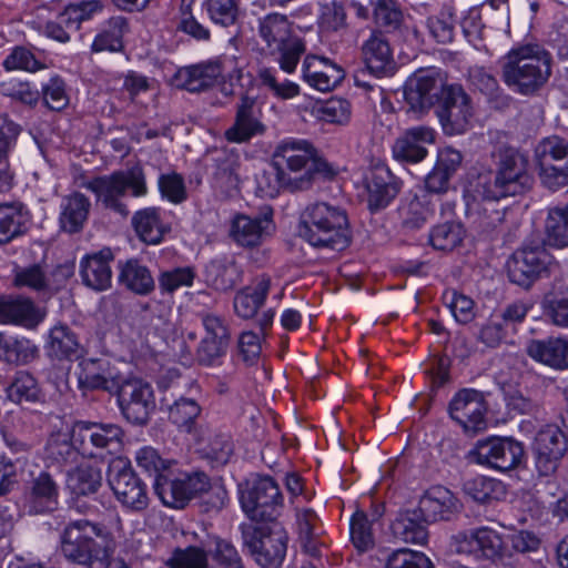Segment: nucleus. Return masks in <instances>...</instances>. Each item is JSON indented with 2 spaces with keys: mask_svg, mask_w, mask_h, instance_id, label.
<instances>
[{
  "mask_svg": "<svg viewBox=\"0 0 568 568\" xmlns=\"http://www.w3.org/2000/svg\"><path fill=\"white\" fill-rule=\"evenodd\" d=\"M102 9L98 0L80 1L71 3L61 12L57 21H50L44 26V34L59 42L65 43L70 40V31H77L82 21Z\"/></svg>",
  "mask_w": 568,
  "mask_h": 568,
  "instance_id": "20",
  "label": "nucleus"
},
{
  "mask_svg": "<svg viewBox=\"0 0 568 568\" xmlns=\"http://www.w3.org/2000/svg\"><path fill=\"white\" fill-rule=\"evenodd\" d=\"M476 464L508 471L520 465L525 456L521 443L509 437H490L479 440L469 453Z\"/></svg>",
  "mask_w": 568,
  "mask_h": 568,
  "instance_id": "16",
  "label": "nucleus"
},
{
  "mask_svg": "<svg viewBox=\"0 0 568 568\" xmlns=\"http://www.w3.org/2000/svg\"><path fill=\"white\" fill-rule=\"evenodd\" d=\"M258 38L263 44L262 50L276 57L283 71L292 73L302 54L305 44L301 38L293 34L292 24L286 16L270 13L258 20Z\"/></svg>",
  "mask_w": 568,
  "mask_h": 568,
  "instance_id": "6",
  "label": "nucleus"
},
{
  "mask_svg": "<svg viewBox=\"0 0 568 568\" xmlns=\"http://www.w3.org/2000/svg\"><path fill=\"white\" fill-rule=\"evenodd\" d=\"M119 283L139 295H148L154 288L150 271L136 260H129L120 266Z\"/></svg>",
  "mask_w": 568,
  "mask_h": 568,
  "instance_id": "44",
  "label": "nucleus"
},
{
  "mask_svg": "<svg viewBox=\"0 0 568 568\" xmlns=\"http://www.w3.org/2000/svg\"><path fill=\"white\" fill-rule=\"evenodd\" d=\"M244 545L261 568H281L287 550L286 535H244Z\"/></svg>",
  "mask_w": 568,
  "mask_h": 568,
  "instance_id": "22",
  "label": "nucleus"
},
{
  "mask_svg": "<svg viewBox=\"0 0 568 568\" xmlns=\"http://www.w3.org/2000/svg\"><path fill=\"white\" fill-rule=\"evenodd\" d=\"M552 264L554 258L545 246H525L517 250L508 260V277L513 283L529 288L549 272Z\"/></svg>",
  "mask_w": 568,
  "mask_h": 568,
  "instance_id": "17",
  "label": "nucleus"
},
{
  "mask_svg": "<svg viewBox=\"0 0 568 568\" xmlns=\"http://www.w3.org/2000/svg\"><path fill=\"white\" fill-rule=\"evenodd\" d=\"M123 417L133 425H145L155 409L152 386L140 378H122L114 393Z\"/></svg>",
  "mask_w": 568,
  "mask_h": 568,
  "instance_id": "14",
  "label": "nucleus"
},
{
  "mask_svg": "<svg viewBox=\"0 0 568 568\" xmlns=\"http://www.w3.org/2000/svg\"><path fill=\"white\" fill-rule=\"evenodd\" d=\"M30 212L23 203H0V244H8L24 235L30 227Z\"/></svg>",
  "mask_w": 568,
  "mask_h": 568,
  "instance_id": "36",
  "label": "nucleus"
},
{
  "mask_svg": "<svg viewBox=\"0 0 568 568\" xmlns=\"http://www.w3.org/2000/svg\"><path fill=\"white\" fill-rule=\"evenodd\" d=\"M212 568H244L241 556L233 545L219 539L211 555Z\"/></svg>",
  "mask_w": 568,
  "mask_h": 568,
  "instance_id": "64",
  "label": "nucleus"
},
{
  "mask_svg": "<svg viewBox=\"0 0 568 568\" xmlns=\"http://www.w3.org/2000/svg\"><path fill=\"white\" fill-rule=\"evenodd\" d=\"M463 491L476 503H488L505 495V486L500 480L477 476L465 480Z\"/></svg>",
  "mask_w": 568,
  "mask_h": 568,
  "instance_id": "49",
  "label": "nucleus"
},
{
  "mask_svg": "<svg viewBox=\"0 0 568 568\" xmlns=\"http://www.w3.org/2000/svg\"><path fill=\"white\" fill-rule=\"evenodd\" d=\"M49 529L72 532L73 530L93 532H113L123 530L122 520L115 511H109L101 524L93 523L75 511L69 510L63 516H58L49 524Z\"/></svg>",
  "mask_w": 568,
  "mask_h": 568,
  "instance_id": "32",
  "label": "nucleus"
},
{
  "mask_svg": "<svg viewBox=\"0 0 568 568\" xmlns=\"http://www.w3.org/2000/svg\"><path fill=\"white\" fill-rule=\"evenodd\" d=\"M8 398L19 405L34 404L41 400L42 392L37 378L27 371L16 373L8 389Z\"/></svg>",
  "mask_w": 568,
  "mask_h": 568,
  "instance_id": "47",
  "label": "nucleus"
},
{
  "mask_svg": "<svg viewBox=\"0 0 568 568\" xmlns=\"http://www.w3.org/2000/svg\"><path fill=\"white\" fill-rule=\"evenodd\" d=\"M43 320V314L31 298L23 296L0 297V324L34 328Z\"/></svg>",
  "mask_w": 568,
  "mask_h": 568,
  "instance_id": "26",
  "label": "nucleus"
},
{
  "mask_svg": "<svg viewBox=\"0 0 568 568\" xmlns=\"http://www.w3.org/2000/svg\"><path fill=\"white\" fill-rule=\"evenodd\" d=\"M255 105L256 98L247 94L241 97L236 106L234 123L225 131V138L229 142H248L253 136L265 132V125L256 116Z\"/></svg>",
  "mask_w": 568,
  "mask_h": 568,
  "instance_id": "25",
  "label": "nucleus"
},
{
  "mask_svg": "<svg viewBox=\"0 0 568 568\" xmlns=\"http://www.w3.org/2000/svg\"><path fill=\"white\" fill-rule=\"evenodd\" d=\"M362 55L366 68L376 77L393 70V52L387 38L379 30H372L363 42Z\"/></svg>",
  "mask_w": 568,
  "mask_h": 568,
  "instance_id": "30",
  "label": "nucleus"
},
{
  "mask_svg": "<svg viewBox=\"0 0 568 568\" xmlns=\"http://www.w3.org/2000/svg\"><path fill=\"white\" fill-rule=\"evenodd\" d=\"M271 224V213H264L256 216L237 214L232 221L230 235L242 246H256L267 234Z\"/></svg>",
  "mask_w": 568,
  "mask_h": 568,
  "instance_id": "35",
  "label": "nucleus"
},
{
  "mask_svg": "<svg viewBox=\"0 0 568 568\" xmlns=\"http://www.w3.org/2000/svg\"><path fill=\"white\" fill-rule=\"evenodd\" d=\"M123 430L116 424L79 420L72 426V438L80 454L89 458L104 459L118 454L123 444Z\"/></svg>",
  "mask_w": 568,
  "mask_h": 568,
  "instance_id": "9",
  "label": "nucleus"
},
{
  "mask_svg": "<svg viewBox=\"0 0 568 568\" xmlns=\"http://www.w3.org/2000/svg\"><path fill=\"white\" fill-rule=\"evenodd\" d=\"M434 210L426 194L414 195L409 202L400 209L402 225L405 230L414 231L422 227L433 215Z\"/></svg>",
  "mask_w": 568,
  "mask_h": 568,
  "instance_id": "50",
  "label": "nucleus"
},
{
  "mask_svg": "<svg viewBox=\"0 0 568 568\" xmlns=\"http://www.w3.org/2000/svg\"><path fill=\"white\" fill-rule=\"evenodd\" d=\"M498 159V169L494 181L483 185V196L489 201H498L506 196L526 193L532 186L534 179L528 173V161L525 155L510 146H499L494 153Z\"/></svg>",
  "mask_w": 568,
  "mask_h": 568,
  "instance_id": "5",
  "label": "nucleus"
},
{
  "mask_svg": "<svg viewBox=\"0 0 568 568\" xmlns=\"http://www.w3.org/2000/svg\"><path fill=\"white\" fill-rule=\"evenodd\" d=\"M132 225L138 236L148 244H158L164 235V226L160 219L159 210L146 207L134 213Z\"/></svg>",
  "mask_w": 568,
  "mask_h": 568,
  "instance_id": "46",
  "label": "nucleus"
},
{
  "mask_svg": "<svg viewBox=\"0 0 568 568\" xmlns=\"http://www.w3.org/2000/svg\"><path fill=\"white\" fill-rule=\"evenodd\" d=\"M45 450L48 458L59 464L75 463L80 454L79 446L72 438V430L70 434L57 433L51 435Z\"/></svg>",
  "mask_w": 568,
  "mask_h": 568,
  "instance_id": "52",
  "label": "nucleus"
},
{
  "mask_svg": "<svg viewBox=\"0 0 568 568\" xmlns=\"http://www.w3.org/2000/svg\"><path fill=\"white\" fill-rule=\"evenodd\" d=\"M306 179L286 176L273 159L268 166L256 178L257 189L266 197H275L282 190L290 192L306 191Z\"/></svg>",
  "mask_w": 568,
  "mask_h": 568,
  "instance_id": "39",
  "label": "nucleus"
},
{
  "mask_svg": "<svg viewBox=\"0 0 568 568\" xmlns=\"http://www.w3.org/2000/svg\"><path fill=\"white\" fill-rule=\"evenodd\" d=\"M447 84L434 69L418 70L404 85L407 111L416 116L426 114L436 106Z\"/></svg>",
  "mask_w": 568,
  "mask_h": 568,
  "instance_id": "15",
  "label": "nucleus"
},
{
  "mask_svg": "<svg viewBox=\"0 0 568 568\" xmlns=\"http://www.w3.org/2000/svg\"><path fill=\"white\" fill-rule=\"evenodd\" d=\"M551 75V55L537 44L511 49L504 58L501 77L504 82L523 95H534Z\"/></svg>",
  "mask_w": 568,
  "mask_h": 568,
  "instance_id": "1",
  "label": "nucleus"
},
{
  "mask_svg": "<svg viewBox=\"0 0 568 568\" xmlns=\"http://www.w3.org/2000/svg\"><path fill=\"white\" fill-rule=\"evenodd\" d=\"M541 310L550 324L568 328V285L561 282L554 283L542 296Z\"/></svg>",
  "mask_w": 568,
  "mask_h": 568,
  "instance_id": "40",
  "label": "nucleus"
},
{
  "mask_svg": "<svg viewBox=\"0 0 568 568\" xmlns=\"http://www.w3.org/2000/svg\"><path fill=\"white\" fill-rule=\"evenodd\" d=\"M456 551L494 558L503 550L500 535H455Z\"/></svg>",
  "mask_w": 568,
  "mask_h": 568,
  "instance_id": "41",
  "label": "nucleus"
},
{
  "mask_svg": "<svg viewBox=\"0 0 568 568\" xmlns=\"http://www.w3.org/2000/svg\"><path fill=\"white\" fill-rule=\"evenodd\" d=\"M126 22L123 18L118 17L110 20V29L99 33L93 43L92 51H119L122 48V34Z\"/></svg>",
  "mask_w": 568,
  "mask_h": 568,
  "instance_id": "60",
  "label": "nucleus"
},
{
  "mask_svg": "<svg viewBox=\"0 0 568 568\" xmlns=\"http://www.w3.org/2000/svg\"><path fill=\"white\" fill-rule=\"evenodd\" d=\"M114 542L109 535H63L61 550L64 557L74 564L88 568H108L114 552Z\"/></svg>",
  "mask_w": 568,
  "mask_h": 568,
  "instance_id": "12",
  "label": "nucleus"
},
{
  "mask_svg": "<svg viewBox=\"0 0 568 568\" xmlns=\"http://www.w3.org/2000/svg\"><path fill=\"white\" fill-rule=\"evenodd\" d=\"M460 505L446 487L436 485L428 488L419 499L418 508L398 513L392 521V532H417L426 530L428 525L449 520Z\"/></svg>",
  "mask_w": 568,
  "mask_h": 568,
  "instance_id": "4",
  "label": "nucleus"
},
{
  "mask_svg": "<svg viewBox=\"0 0 568 568\" xmlns=\"http://www.w3.org/2000/svg\"><path fill=\"white\" fill-rule=\"evenodd\" d=\"M91 202L80 192H73L64 196L60 204V229L69 234L80 233L90 214Z\"/></svg>",
  "mask_w": 568,
  "mask_h": 568,
  "instance_id": "37",
  "label": "nucleus"
},
{
  "mask_svg": "<svg viewBox=\"0 0 568 568\" xmlns=\"http://www.w3.org/2000/svg\"><path fill=\"white\" fill-rule=\"evenodd\" d=\"M83 186L95 195L97 204L121 217L130 214L126 203L129 190L134 197H141L148 193L145 175L140 166L95 176L84 182Z\"/></svg>",
  "mask_w": 568,
  "mask_h": 568,
  "instance_id": "3",
  "label": "nucleus"
},
{
  "mask_svg": "<svg viewBox=\"0 0 568 568\" xmlns=\"http://www.w3.org/2000/svg\"><path fill=\"white\" fill-rule=\"evenodd\" d=\"M108 484L118 500L128 508L142 510L148 506L144 484L124 460L115 459L110 463Z\"/></svg>",
  "mask_w": 568,
  "mask_h": 568,
  "instance_id": "18",
  "label": "nucleus"
},
{
  "mask_svg": "<svg viewBox=\"0 0 568 568\" xmlns=\"http://www.w3.org/2000/svg\"><path fill=\"white\" fill-rule=\"evenodd\" d=\"M386 568H434V566L423 552L404 548L389 556Z\"/></svg>",
  "mask_w": 568,
  "mask_h": 568,
  "instance_id": "63",
  "label": "nucleus"
},
{
  "mask_svg": "<svg viewBox=\"0 0 568 568\" xmlns=\"http://www.w3.org/2000/svg\"><path fill=\"white\" fill-rule=\"evenodd\" d=\"M434 142V131L427 126L412 128L400 135L393 145V155L397 161L418 163L427 155L426 144Z\"/></svg>",
  "mask_w": 568,
  "mask_h": 568,
  "instance_id": "28",
  "label": "nucleus"
},
{
  "mask_svg": "<svg viewBox=\"0 0 568 568\" xmlns=\"http://www.w3.org/2000/svg\"><path fill=\"white\" fill-rule=\"evenodd\" d=\"M458 21L450 8H444L427 19V29L438 43H450L454 40Z\"/></svg>",
  "mask_w": 568,
  "mask_h": 568,
  "instance_id": "54",
  "label": "nucleus"
},
{
  "mask_svg": "<svg viewBox=\"0 0 568 568\" xmlns=\"http://www.w3.org/2000/svg\"><path fill=\"white\" fill-rule=\"evenodd\" d=\"M102 485L101 470L92 466H80L68 474L67 486L75 496L95 494Z\"/></svg>",
  "mask_w": 568,
  "mask_h": 568,
  "instance_id": "48",
  "label": "nucleus"
},
{
  "mask_svg": "<svg viewBox=\"0 0 568 568\" xmlns=\"http://www.w3.org/2000/svg\"><path fill=\"white\" fill-rule=\"evenodd\" d=\"M303 78L316 90L328 92L344 80L345 71L326 58L307 55L303 62Z\"/></svg>",
  "mask_w": 568,
  "mask_h": 568,
  "instance_id": "27",
  "label": "nucleus"
},
{
  "mask_svg": "<svg viewBox=\"0 0 568 568\" xmlns=\"http://www.w3.org/2000/svg\"><path fill=\"white\" fill-rule=\"evenodd\" d=\"M270 278L262 277L253 288H244L234 297V311L242 318L253 317L264 304L270 291Z\"/></svg>",
  "mask_w": 568,
  "mask_h": 568,
  "instance_id": "45",
  "label": "nucleus"
},
{
  "mask_svg": "<svg viewBox=\"0 0 568 568\" xmlns=\"http://www.w3.org/2000/svg\"><path fill=\"white\" fill-rule=\"evenodd\" d=\"M223 71L222 59L215 58L179 69L175 82L179 88L189 92H202L217 83Z\"/></svg>",
  "mask_w": 568,
  "mask_h": 568,
  "instance_id": "23",
  "label": "nucleus"
},
{
  "mask_svg": "<svg viewBox=\"0 0 568 568\" xmlns=\"http://www.w3.org/2000/svg\"><path fill=\"white\" fill-rule=\"evenodd\" d=\"M529 357L551 368L568 369V337L531 339L526 348Z\"/></svg>",
  "mask_w": 568,
  "mask_h": 568,
  "instance_id": "33",
  "label": "nucleus"
},
{
  "mask_svg": "<svg viewBox=\"0 0 568 568\" xmlns=\"http://www.w3.org/2000/svg\"><path fill=\"white\" fill-rule=\"evenodd\" d=\"M546 232L548 243L556 247L568 246V204L549 210Z\"/></svg>",
  "mask_w": 568,
  "mask_h": 568,
  "instance_id": "53",
  "label": "nucleus"
},
{
  "mask_svg": "<svg viewBox=\"0 0 568 568\" xmlns=\"http://www.w3.org/2000/svg\"><path fill=\"white\" fill-rule=\"evenodd\" d=\"M487 410L484 394L476 389L459 390L449 403V414L466 430H478L485 426Z\"/></svg>",
  "mask_w": 568,
  "mask_h": 568,
  "instance_id": "21",
  "label": "nucleus"
},
{
  "mask_svg": "<svg viewBox=\"0 0 568 568\" xmlns=\"http://www.w3.org/2000/svg\"><path fill=\"white\" fill-rule=\"evenodd\" d=\"M373 18L377 26L388 29L399 28L403 13L397 0H372Z\"/></svg>",
  "mask_w": 568,
  "mask_h": 568,
  "instance_id": "59",
  "label": "nucleus"
},
{
  "mask_svg": "<svg viewBox=\"0 0 568 568\" xmlns=\"http://www.w3.org/2000/svg\"><path fill=\"white\" fill-rule=\"evenodd\" d=\"M298 234L314 247L342 251L351 243L346 211L327 202L311 204L302 214Z\"/></svg>",
  "mask_w": 568,
  "mask_h": 568,
  "instance_id": "2",
  "label": "nucleus"
},
{
  "mask_svg": "<svg viewBox=\"0 0 568 568\" xmlns=\"http://www.w3.org/2000/svg\"><path fill=\"white\" fill-rule=\"evenodd\" d=\"M164 565L168 568H207L209 558L206 551L201 547H178L172 550Z\"/></svg>",
  "mask_w": 568,
  "mask_h": 568,
  "instance_id": "55",
  "label": "nucleus"
},
{
  "mask_svg": "<svg viewBox=\"0 0 568 568\" xmlns=\"http://www.w3.org/2000/svg\"><path fill=\"white\" fill-rule=\"evenodd\" d=\"M541 184L550 191L568 185V141L559 135L544 138L535 149Z\"/></svg>",
  "mask_w": 568,
  "mask_h": 568,
  "instance_id": "11",
  "label": "nucleus"
},
{
  "mask_svg": "<svg viewBox=\"0 0 568 568\" xmlns=\"http://www.w3.org/2000/svg\"><path fill=\"white\" fill-rule=\"evenodd\" d=\"M114 256L110 248L87 255L80 262L83 283L94 291H105L111 286L112 271L110 263Z\"/></svg>",
  "mask_w": 568,
  "mask_h": 568,
  "instance_id": "31",
  "label": "nucleus"
},
{
  "mask_svg": "<svg viewBox=\"0 0 568 568\" xmlns=\"http://www.w3.org/2000/svg\"><path fill=\"white\" fill-rule=\"evenodd\" d=\"M59 487L53 477L41 471L29 483L26 491V505L29 513L41 514L53 510L58 505Z\"/></svg>",
  "mask_w": 568,
  "mask_h": 568,
  "instance_id": "29",
  "label": "nucleus"
},
{
  "mask_svg": "<svg viewBox=\"0 0 568 568\" xmlns=\"http://www.w3.org/2000/svg\"><path fill=\"white\" fill-rule=\"evenodd\" d=\"M44 349L51 359L72 361L80 355V342L67 324L57 323L48 333Z\"/></svg>",
  "mask_w": 568,
  "mask_h": 568,
  "instance_id": "38",
  "label": "nucleus"
},
{
  "mask_svg": "<svg viewBox=\"0 0 568 568\" xmlns=\"http://www.w3.org/2000/svg\"><path fill=\"white\" fill-rule=\"evenodd\" d=\"M240 501L246 516L258 524L275 523L283 510V496L272 477H260L241 490Z\"/></svg>",
  "mask_w": 568,
  "mask_h": 568,
  "instance_id": "10",
  "label": "nucleus"
},
{
  "mask_svg": "<svg viewBox=\"0 0 568 568\" xmlns=\"http://www.w3.org/2000/svg\"><path fill=\"white\" fill-rule=\"evenodd\" d=\"M465 231L460 223L446 222L435 226L429 234V243L436 250L452 251L464 239Z\"/></svg>",
  "mask_w": 568,
  "mask_h": 568,
  "instance_id": "56",
  "label": "nucleus"
},
{
  "mask_svg": "<svg viewBox=\"0 0 568 568\" xmlns=\"http://www.w3.org/2000/svg\"><path fill=\"white\" fill-rule=\"evenodd\" d=\"M39 355L36 344L26 337H12L0 333V359L8 364L24 365Z\"/></svg>",
  "mask_w": 568,
  "mask_h": 568,
  "instance_id": "43",
  "label": "nucleus"
},
{
  "mask_svg": "<svg viewBox=\"0 0 568 568\" xmlns=\"http://www.w3.org/2000/svg\"><path fill=\"white\" fill-rule=\"evenodd\" d=\"M534 450L537 470L549 476L568 450V437L557 425H546L536 434Z\"/></svg>",
  "mask_w": 568,
  "mask_h": 568,
  "instance_id": "19",
  "label": "nucleus"
},
{
  "mask_svg": "<svg viewBox=\"0 0 568 568\" xmlns=\"http://www.w3.org/2000/svg\"><path fill=\"white\" fill-rule=\"evenodd\" d=\"M444 302L456 322L467 324L475 318V303L470 297L456 291H449L444 294Z\"/></svg>",
  "mask_w": 568,
  "mask_h": 568,
  "instance_id": "61",
  "label": "nucleus"
},
{
  "mask_svg": "<svg viewBox=\"0 0 568 568\" xmlns=\"http://www.w3.org/2000/svg\"><path fill=\"white\" fill-rule=\"evenodd\" d=\"M463 161L459 151L444 148L439 151L434 169L425 178V189L428 193L443 194L449 187V181Z\"/></svg>",
  "mask_w": 568,
  "mask_h": 568,
  "instance_id": "34",
  "label": "nucleus"
},
{
  "mask_svg": "<svg viewBox=\"0 0 568 568\" xmlns=\"http://www.w3.org/2000/svg\"><path fill=\"white\" fill-rule=\"evenodd\" d=\"M154 491L164 505L182 508L192 498L211 491L213 498L209 500L215 509H221L226 499L227 491L223 486L211 485L209 476L204 471H193L182 478L160 476L154 484Z\"/></svg>",
  "mask_w": 568,
  "mask_h": 568,
  "instance_id": "7",
  "label": "nucleus"
},
{
  "mask_svg": "<svg viewBox=\"0 0 568 568\" xmlns=\"http://www.w3.org/2000/svg\"><path fill=\"white\" fill-rule=\"evenodd\" d=\"M273 160L291 179H306L307 190L320 175L329 173L328 164L316 156L315 149L305 140H290L280 143Z\"/></svg>",
  "mask_w": 568,
  "mask_h": 568,
  "instance_id": "8",
  "label": "nucleus"
},
{
  "mask_svg": "<svg viewBox=\"0 0 568 568\" xmlns=\"http://www.w3.org/2000/svg\"><path fill=\"white\" fill-rule=\"evenodd\" d=\"M135 460L140 468L154 477L153 485L160 476L170 478L172 475L171 462L162 459L158 452L152 447H143L139 449L136 452Z\"/></svg>",
  "mask_w": 568,
  "mask_h": 568,
  "instance_id": "57",
  "label": "nucleus"
},
{
  "mask_svg": "<svg viewBox=\"0 0 568 568\" xmlns=\"http://www.w3.org/2000/svg\"><path fill=\"white\" fill-rule=\"evenodd\" d=\"M241 275L240 266L229 258H215L205 267L207 284L221 292L232 290L241 282Z\"/></svg>",
  "mask_w": 568,
  "mask_h": 568,
  "instance_id": "42",
  "label": "nucleus"
},
{
  "mask_svg": "<svg viewBox=\"0 0 568 568\" xmlns=\"http://www.w3.org/2000/svg\"><path fill=\"white\" fill-rule=\"evenodd\" d=\"M276 72L268 68H262L257 72V79L261 84L266 87L276 98L292 99L300 93V88L296 83L285 80L280 82L276 78Z\"/></svg>",
  "mask_w": 568,
  "mask_h": 568,
  "instance_id": "62",
  "label": "nucleus"
},
{
  "mask_svg": "<svg viewBox=\"0 0 568 568\" xmlns=\"http://www.w3.org/2000/svg\"><path fill=\"white\" fill-rule=\"evenodd\" d=\"M94 363L88 364L78 377L79 387L83 390L102 389L114 394L119 389L122 379L119 375H113L110 371L95 372Z\"/></svg>",
  "mask_w": 568,
  "mask_h": 568,
  "instance_id": "51",
  "label": "nucleus"
},
{
  "mask_svg": "<svg viewBox=\"0 0 568 568\" xmlns=\"http://www.w3.org/2000/svg\"><path fill=\"white\" fill-rule=\"evenodd\" d=\"M436 114L447 135L465 133L471 125V98L460 84H447L436 105Z\"/></svg>",
  "mask_w": 568,
  "mask_h": 568,
  "instance_id": "13",
  "label": "nucleus"
},
{
  "mask_svg": "<svg viewBox=\"0 0 568 568\" xmlns=\"http://www.w3.org/2000/svg\"><path fill=\"white\" fill-rule=\"evenodd\" d=\"M200 413L201 407L195 399L181 397L170 406L169 418L178 427L190 432Z\"/></svg>",
  "mask_w": 568,
  "mask_h": 568,
  "instance_id": "58",
  "label": "nucleus"
},
{
  "mask_svg": "<svg viewBox=\"0 0 568 568\" xmlns=\"http://www.w3.org/2000/svg\"><path fill=\"white\" fill-rule=\"evenodd\" d=\"M367 204L371 211L386 207L397 195L399 183L385 165H376L365 178Z\"/></svg>",
  "mask_w": 568,
  "mask_h": 568,
  "instance_id": "24",
  "label": "nucleus"
}]
</instances>
